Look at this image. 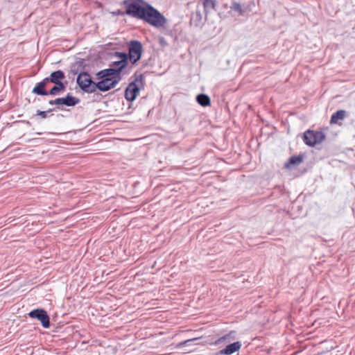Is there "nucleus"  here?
Returning <instances> with one entry per match:
<instances>
[{
  "mask_svg": "<svg viewBox=\"0 0 355 355\" xmlns=\"http://www.w3.org/2000/svg\"><path fill=\"white\" fill-rule=\"evenodd\" d=\"M28 316L31 318H36L40 322L44 328H49L50 326V318L47 312L42 309H37L28 313Z\"/></svg>",
  "mask_w": 355,
  "mask_h": 355,
  "instance_id": "nucleus-7",
  "label": "nucleus"
},
{
  "mask_svg": "<svg viewBox=\"0 0 355 355\" xmlns=\"http://www.w3.org/2000/svg\"><path fill=\"white\" fill-rule=\"evenodd\" d=\"M242 346L241 342L237 341L227 345L224 349L220 350L217 355H231L239 351Z\"/></svg>",
  "mask_w": 355,
  "mask_h": 355,
  "instance_id": "nucleus-11",
  "label": "nucleus"
},
{
  "mask_svg": "<svg viewBox=\"0 0 355 355\" xmlns=\"http://www.w3.org/2000/svg\"><path fill=\"white\" fill-rule=\"evenodd\" d=\"M47 80L44 78L42 81L36 83L35 86L33 87L32 92L37 95L40 96H48V91L45 89L46 87L48 85Z\"/></svg>",
  "mask_w": 355,
  "mask_h": 355,
  "instance_id": "nucleus-12",
  "label": "nucleus"
},
{
  "mask_svg": "<svg viewBox=\"0 0 355 355\" xmlns=\"http://www.w3.org/2000/svg\"><path fill=\"white\" fill-rule=\"evenodd\" d=\"M114 56L119 58L121 60H124L125 62H128L129 60L128 53L123 52H115Z\"/></svg>",
  "mask_w": 355,
  "mask_h": 355,
  "instance_id": "nucleus-22",
  "label": "nucleus"
},
{
  "mask_svg": "<svg viewBox=\"0 0 355 355\" xmlns=\"http://www.w3.org/2000/svg\"><path fill=\"white\" fill-rule=\"evenodd\" d=\"M145 78L143 74L136 76L135 80L128 85L125 90V98L128 101H133L136 99L139 91L144 88Z\"/></svg>",
  "mask_w": 355,
  "mask_h": 355,
  "instance_id": "nucleus-3",
  "label": "nucleus"
},
{
  "mask_svg": "<svg viewBox=\"0 0 355 355\" xmlns=\"http://www.w3.org/2000/svg\"><path fill=\"white\" fill-rule=\"evenodd\" d=\"M149 3L144 0H124L123 5L125 7V15L137 19L144 17L146 6Z\"/></svg>",
  "mask_w": 355,
  "mask_h": 355,
  "instance_id": "nucleus-1",
  "label": "nucleus"
},
{
  "mask_svg": "<svg viewBox=\"0 0 355 355\" xmlns=\"http://www.w3.org/2000/svg\"><path fill=\"white\" fill-rule=\"evenodd\" d=\"M141 20L155 28H160L166 22L165 17L150 4L146 6L144 17Z\"/></svg>",
  "mask_w": 355,
  "mask_h": 355,
  "instance_id": "nucleus-2",
  "label": "nucleus"
},
{
  "mask_svg": "<svg viewBox=\"0 0 355 355\" xmlns=\"http://www.w3.org/2000/svg\"><path fill=\"white\" fill-rule=\"evenodd\" d=\"M128 65V62H124V60H118L114 61L112 63L111 66L114 67L115 70L118 71L119 74L121 76V73L123 69H125Z\"/></svg>",
  "mask_w": 355,
  "mask_h": 355,
  "instance_id": "nucleus-18",
  "label": "nucleus"
},
{
  "mask_svg": "<svg viewBox=\"0 0 355 355\" xmlns=\"http://www.w3.org/2000/svg\"><path fill=\"white\" fill-rule=\"evenodd\" d=\"M79 102V98L73 96L70 94H68L64 98H58L55 101L58 105H64L69 107L74 106Z\"/></svg>",
  "mask_w": 355,
  "mask_h": 355,
  "instance_id": "nucleus-10",
  "label": "nucleus"
},
{
  "mask_svg": "<svg viewBox=\"0 0 355 355\" xmlns=\"http://www.w3.org/2000/svg\"><path fill=\"white\" fill-rule=\"evenodd\" d=\"M111 14L113 15V16H119V15H121V16H123L124 15H125V12H123L121 11V10L118 9L116 10H114V11H112L111 12Z\"/></svg>",
  "mask_w": 355,
  "mask_h": 355,
  "instance_id": "nucleus-24",
  "label": "nucleus"
},
{
  "mask_svg": "<svg viewBox=\"0 0 355 355\" xmlns=\"http://www.w3.org/2000/svg\"><path fill=\"white\" fill-rule=\"evenodd\" d=\"M230 9L236 12L239 15H243L245 12V10L242 8L241 5L236 1H233L232 3Z\"/></svg>",
  "mask_w": 355,
  "mask_h": 355,
  "instance_id": "nucleus-20",
  "label": "nucleus"
},
{
  "mask_svg": "<svg viewBox=\"0 0 355 355\" xmlns=\"http://www.w3.org/2000/svg\"><path fill=\"white\" fill-rule=\"evenodd\" d=\"M232 332L225 334L223 336L219 338L218 340H216L215 341V344L218 345L222 343L225 344L227 343H230L233 339V337L232 336Z\"/></svg>",
  "mask_w": 355,
  "mask_h": 355,
  "instance_id": "nucleus-21",
  "label": "nucleus"
},
{
  "mask_svg": "<svg viewBox=\"0 0 355 355\" xmlns=\"http://www.w3.org/2000/svg\"><path fill=\"white\" fill-rule=\"evenodd\" d=\"M101 80L96 83V90L98 89L101 92H107L116 86L120 82L121 78L110 79V78H101Z\"/></svg>",
  "mask_w": 355,
  "mask_h": 355,
  "instance_id": "nucleus-8",
  "label": "nucleus"
},
{
  "mask_svg": "<svg viewBox=\"0 0 355 355\" xmlns=\"http://www.w3.org/2000/svg\"><path fill=\"white\" fill-rule=\"evenodd\" d=\"M36 135H42V132H37Z\"/></svg>",
  "mask_w": 355,
  "mask_h": 355,
  "instance_id": "nucleus-27",
  "label": "nucleus"
},
{
  "mask_svg": "<svg viewBox=\"0 0 355 355\" xmlns=\"http://www.w3.org/2000/svg\"><path fill=\"white\" fill-rule=\"evenodd\" d=\"M302 157L301 155L298 156H293L290 157L288 162L285 164V167L289 168L290 165L297 166L299 165L302 162Z\"/></svg>",
  "mask_w": 355,
  "mask_h": 355,
  "instance_id": "nucleus-19",
  "label": "nucleus"
},
{
  "mask_svg": "<svg viewBox=\"0 0 355 355\" xmlns=\"http://www.w3.org/2000/svg\"><path fill=\"white\" fill-rule=\"evenodd\" d=\"M325 139V135L321 131L307 130L304 133L303 141L307 146H314Z\"/></svg>",
  "mask_w": 355,
  "mask_h": 355,
  "instance_id": "nucleus-5",
  "label": "nucleus"
},
{
  "mask_svg": "<svg viewBox=\"0 0 355 355\" xmlns=\"http://www.w3.org/2000/svg\"><path fill=\"white\" fill-rule=\"evenodd\" d=\"M77 84L85 92L93 93L96 92V83H94L87 72H80L77 76Z\"/></svg>",
  "mask_w": 355,
  "mask_h": 355,
  "instance_id": "nucleus-4",
  "label": "nucleus"
},
{
  "mask_svg": "<svg viewBox=\"0 0 355 355\" xmlns=\"http://www.w3.org/2000/svg\"><path fill=\"white\" fill-rule=\"evenodd\" d=\"M71 72L73 75H75V74H76V73H77V71H76V70H74L73 69H71Z\"/></svg>",
  "mask_w": 355,
  "mask_h": 355,
  "instance_id": "nucleus-26",
  "label": "nucleus"
},
{
  "mask_svg": "<svg viewBox=\"0 0 355 355\" xmlns=\"http://www.w3.org/2000/svg\"><path fill=\"white\" fill-rule=\"evenodd\" d=\"M96 77L97 79L103 78L110 79L121 78V76L119 74L118 71L115 70L114 68H108L101 70L96 73Z\"/></svg>",
  "mask_w": 355,
  "mask_h": 355,
  "instance_id": "nucleus-9",
  "label": "nucleus"
},
{
  "mask_svg": "<svg viewBox=\"0 0 355 355\" xmlns=\"http://www.w3.org/2000/svg\"><path fill=\"white\" fill-rule=\"evenodd\" d=\"M66 85L64 83H55V85L49 91V95L57 96L64 91Z\"/></svg>",
  "mask_w": 355,
  "mask_h": 355,
  "instance_id": "nucleus-15",
  "label": "nucleus"
},
{
  "mask_svg": "<svg viewBox=\"0 0 355 355\" xmlns=\"http://www.w3.org/2000/svg\"><path fill=\"white\" fill-rule=\"evenodd\" d=\"M51 111V109H49L47 111L37 110L36 114H35V116H40L42 119H46L47 117V114Z\"/></svg>",
  "mask_w": 355,
  "mask_h": 355,
  "instance_id": "nucleus-23",
  "label": "nucleus"
},
{
  "mask_svg": "<svg viewBox=\"0 0 355 355\" xmlns=\"http://www.w3.org/2000/svg\"><path fill=\"white\" fill-rule=\"evenodd\" d=\"M346 116V111L344 110H340L332 114L330 120V123L332 124L338 123L339 120H343Z\"/></svg>",
  "mask_w": 355,
  "mask_h": 355,
  "instance_id": "nucleus-16",
  "label": "nucleus"
},
{
  "mask_svg": "<svg viewBox=\"0 0 355 355\" xmlns=\"http://www.w3.org/2000/svg\"><path fill=\"white\" fill-rule=\"evenodd\" d=\"M55 101V100H51V101H49V104L51 105H56Z\"/></svg>",
  "mask_w": 355,
  "mask_h": 355,
  "instance_id": "nucleus-25",
  "label": "nucleus"
},
{
  "mask_svg": "<svg viewBox=\"0 0 355 355\" xmlns=\"http://www.w3.org/2000/svg\"><path fill=\"white\" fill-rule=\"evenodd\" d=\"M204 8V12L207 15L211 11L216 10L217 0H200Z\"/></svg>",
  "mask_w": 355,
  "mask_h": 355,
  "instance_id": "nucleus-14",
  "label": "nucleus"
},
{
  "mask_svg": "<svg viewBox=\"0 0 355 355\" xmlns=\"http://www.w3.org/2000/svg\"><path fill=\"white\" fill-rule=\"evenodd\" d=\"M129 60L132 64H135L141 57L142 44L137 40L130 41L128 45Z\"/></svg>",
  "mask_w": 355,
  "mask_h": 355,
  "instance_id": "nucleus-6",
  "label": "nucleus"
},
{
  "mask_svg": "<svg viewBox=\"0 0 355 355\" xmlns=\"http://www.w3.org/2000/svg\"><path fill=\"white\" fill-rule=\"evenodd\" d=\"M196 101L198 104L203 107L209 105L211 103L210 98L205 94H198L196 96Z\"/></svg>",
  "mask_w": 355,
  "mask_h": 355,
  "instance_id": "nucleus-17",
  "label": "nucleus"
},
{
  "mask_svg": "<svg viewBox=\"0 0 355 355\" xmlns=\"http://www.w3.org/2000/svg\"><path fill=\"white\" fill-rule=\"evenodd\" d=\"M45 78L47 80L48 83H63L62 80L65 78V75L62 71L57 70L52 72L49 77Z\"/></svg>",
  "mask_w": 355,
  "mask_h": 355,
  "instance_id": "nucleus-13",
  "label": "nucleus"
}]
</instances>
